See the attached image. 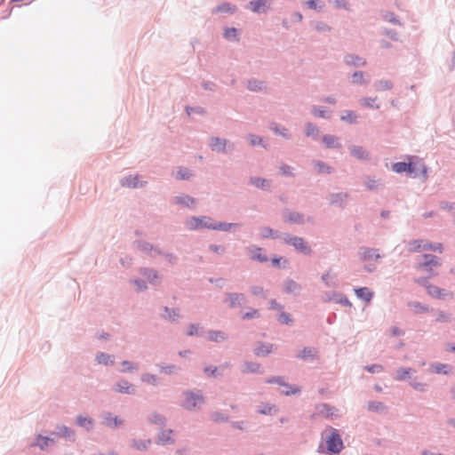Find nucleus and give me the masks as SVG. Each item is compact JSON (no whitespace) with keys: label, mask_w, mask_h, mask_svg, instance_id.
Segmentation results:
<instances>
[{"label":"nucleus","mask_w":455,"mask_h":455,"mask_svg":"<svg viewBox=\"0 0 455 455\" xmlns=\"http://www.w3.org/2000/svg\"><path fill=\"white\" fill-rule=\"evenodd\" d=\"M57 437L63 438L70 443H75L76 434L73 428L62 424H58L55 426L54 430L48 433V435H36L35 441L30 443V447H38L41 451H44L50 446L56 444Z\"/></svg>","instance_id":"obj_1"},{"label":"nucleus","mask_w":455,"mask_h":455,"mask_svg":"<svg viewBox=\"0 0 455 455\" xmlns=\"http://www.w3.org/2000/svg\"><path fill=\"white\" fill-rule=\"evenodd\" d=\"M329 431L330 434L325 437L326 449L323 450L322 445H320L317 451L319 453H326L329 455H338L344 449L343 440L338 429L330 427Z\"/></svg>","instance_id":"obj_2"},{"label":"nucleus","mask_w":455,"mask_h":455,"mask_svg":"<svg viewBox=\"0 0 455 455\" xmlns=\"http://www.w3.org/2000/svg\"><path fill=\"white\" fill-rule=\"evenodd\" d=\"M283 241L285 244L292 246L298 252L303 255L310 256L313 252L311 246L303 237L283 233Z\"/></svg>","instance_id":"obj_3"},{"label":"nucleus","mask_w":455,"mask_h":455,"mask_svg":"<svg viewBox=\"0 0 455 455\" xmlns=\"http://www.w3.org/2000/svg\"><path fill=\"white\" fill-rule=\"evenodd\" d=\"M184 400L181 403V407L188 411H195L198 405L204 404L205 399L202 395L201 390L196 392L187 390L183 393Z\"/></svg>","instance_id":"obj_4"},{"label":"nucleus","mask_w":455,"mask_h":455,"mask_svg":"<svg viewBox=\"0 0 455 455\" xmlns=\"http://www.w3.org/2000/svg\"><path fill=\"white\" fill-rule=\"evenodd\" d=\"M209 147L212 151L224 155L233 153L235 148L234 142L228 139L220 138L218 136H212L210 139Z\"/></svg>","instance_id":"obj_5"},{"label":"nucleus","mask_w":455,"mask_h":455,"mask_svg":"<svg viewBox=\"0 0 455 455\" xmlns=\"http://www.w3.org/2000/svg\"><path fill=\"white\" fill-rule=\"evenodd\" d=\"M185 225L189 230H197L202 228L213 229V220L209 216L190 217L185 221Z\"/></svg>","instance_id":"obj_6"},{"label":"nucleus","mask_w":455,"mask_h":455,"mask_svg":"<svg viewBox=\"0 0 455 455\" xmlns=\"http://www.w3.org/2000/svg\"><path fill=\"white\" fill-rule=\"evenodd\" d=\"M230 309L242 307L246 303V297L242 292H226L223 300Z\"/></svg>","instance_id":"obj_7"},{"label":"nucleus","mask_w":455,"mask_h":455,"mask_svg":"<svg viewBox=\"0 0 455 455\" xmlns=\"http://www.w3.org/2000/svg\"><path fill=\"white\" fill-rule=\"evenodd\" d=\"M266 382L267 384H277L281 387H289V390H283L281 393L284 395H296L300 392V388L297 386H292L284 381V377L283 376H273L268 378Z\"/></svg>","instance_id":"obj_8"},{"label":"nucleus","mask_w":455,"mask_h":455,"mask_svg":"<svg viewBox=\"0 0 455 455\" xmlns=\"http://www.w3.org/2000/svg\"><path fill=\"white\" fill-rule=\"evenodd\" d=\"M359 259L361 261L367 262L370 260L378 261L381 259L379 250L376 248H371L366 246L359 247L358 251Z\"/></svg>","instance_id":"obj_9"},{"label":"nucleus","mask_w":455,"mask_h":455,"mask_svg":"<svg viewBox=\"0 0 455 455\" xmlns=\"http://www.w3.org/2000/svg\"><path fill=\"white\" fill-rule=\"evenodd\" d=\"M349 197L350 196L347 192L330 193L328 195L329 204L344 209L347 204Z\"/></svg>","instance_id":"obj_10"},{"label":"nucleus","mask_w":455,"mask_h":455,"mask_svg":"<svg viewBox=\"0 0 455 455\" xmlns=\"http://www.w3.org/2000/svg\"><path fill=\"white\" fill-rule=\"evenodd\" d=\"M173 434L174 431L171 428L162 429L157 433L155 442L158 445H172L175 443Z\"/></svg>","instance_id":"obj_11"},{"label":"nucleus","mask_w":455,"mask_h":455,"mask_svg":"<svg viewBox=\"0 0 455 455\" xmlns=\"http://www.w3.org/2000/svg\"><path fill=\"white\" fill-rule=\"evenodd\" d=\"M139 175H127L120 180V186L124 188H145L148 181H140Z\"/></svg>","instance_id":"obj_12"},{"label":"nucleus","mask_w":455,"mask_h":455,"mask_svg":"<svg viewBox=\"0 0 455 455\" xmlns=\"http://www.w3.org/2000/svg\"><path fill=\"white\" fill-rule=\"evenodd\" d=\"M283 220L290 224L302 225L305 223V216L303 213L285 209L283 212Z\"/></svg>","instance_id":"obj_13"},{"label":"nucleus","mask_w":455,"mask_h":455,"mask_svg":"<svg viewBox=\"0 0 455 455\" xmlns=\"http://www.w3.org/2000/svg\"><path fill=\"white\" fill-rule=\"evenodd\" d=\"M113 391L119 394L135 395L137 389L128 380L122 379L114 385Z\"/></svg>","instance_id":"obj_14"},{"label":"nucleus","mask_w":455,"mask_h":455,"mask_svg":"<svg viewBox=\"0 0 455 455\" xmlns=\"http://www.w3.org/2000/svg\"><path fill=\"white\" fill-rule=\"evenodd\" d=\"M315 409L317 411L318 415L323 416L326 419H333L339 416L338 409L326 403L317 404L315 406Z\"/></svg>","instance_id":"obj_15"},{"label":"nucleus","mask_w":455,"mask_h":455,"mask_svg":"<svg viewBox=\"0 0 455 455\" xmlns=\"http://www.w3.org/2000/svg\"><path fill=\"white\" fill-rule=\"evenodd\" d=\"M102 424L110 428H118L124 425V420L117 416H114L109 411H104L101 415Z\"/></svg>","instance_id":"obj_16"},{"label":"nucleus","mask_w":455,"mask_h":455,"mask_svg":"<svg viewBox=\"0 0 455 455\" xmlns=\"http://www.w3.org/2000/svg\"><path fill=\"white\" fill-rule=\"evenodd\" d=\"M302 291L300 283L291 278H286L283 283V291L286 294L299 296Z\"/></svg>","instance_id":"obj_17"},{"label":"nucleus","mask_w":455,"mask_h":455,"mask_svg":"<svg viewBox=\"0 0 455 455\" xmlns=\"http://www.w3.org/2000/svg\"><path fill=\"white\" fill-rule=\"evenodd\" d=\"M350 155L355 159L361 161H370L371 154L370 152L362 146L352 145L349 147Z\"/></svg>","instance_id":"obj_18"},{"label":"nucleus","mask_w":455,"mask_h":455,"mask_svg":"<svg viewBox=\"0 0 455 455\" xmlns=\"http://www.w3.org/2000/svg\"><path fill=\"white\" fill-rule=\"evenodd\" d=\"M392 171L395 173L412 174L416 172L415 164L411 162H396L392 164Z\"/></svg>","instance_id":"obj_19"},{"label":"nucleus","mask_w":455,"mask_h":455,"mask_svg":"<svg viewBox=\"0 0 455 455\" xmlns=\"http://www.w3.org/2000/svg\"><path fill=\"white\" fill-rule=\"evenodd\" d=\"M269 0H255L250 1L248 8L255 13H267L269 9Z\"/></svg>","instance_id":"obj_20"},{"label":"nucleus","mask_w":455,"mask_h":455,"mask_svg":"<svg viewBox=\"0 0 455 455\" xmlns=\"http://www.w3.org/2000/svg\"><path fill=\"white\" fill-rule=\"evenodd\" d=\"M162 309L164 314L161 315V317L166 321L171 323H177L178 320L181 317L180 308L164 306Z\"/></svg>","instance_id":"obj_21"},{"label":"nucleus","mask_w":455,"mask_h":455,"mask_svg":"<svg viewBox=\"0 0 455 455\" xmlns=\"http://www.w3.org/2000/svg\"><path fill=\"white\" fill-rule=\"evenodd\" d=\"M247 251L250 254V259L252 260H256L260 263H264L268 260V258L263 253V249L260 247L250 245L247 247Z\"/></svg>","instance_id":"obj_22"},{"label":"nucleus","mask_w":455,"mask_h":455,"mask_svg":"<svg viewBox=\"0 0 455 455\" xmlns=\"http://www.w3.org/2000/svg\"><path fill=\"white\" fill-rule=\"evenodd\" d=\"M344 63L355 68L365 67L367 64L365 59L353 53H347L344 56Z\"/></svg>","instance_id":"obj_23"},{"label":"nucleus","mask_w":455,"mask_h":455,"mask_svg":"<svg viewBox=\"0 0 455 455\" xmlns=\"http://www.w3.org/2000/svg\"><path fill=\"white\" fill-rule=\"evenodd\" d=\"M323 143L324 144V147L328 149H341L342 144L339 141V138L331 135V134H324L322 137Z\"/></svg>","instance_id":"obj_24"},{"label":"nucleus","mask_w":455,"mask_h":455,"mask_svg":"<svg viewBox=\"0 0 455 455\" xmlns=\"http://www.w3.org/2000/svg\"><path fill=\"white\" fill-rule=\"evenodd\" d=\"M172 203L188 208H194L196 200L195 197L188 195L177 196L172 198Z\"/></svg>","instance_id":"obj_25"},{"label":"nucleus","mask_w":455,"mask_h":455,"mask_svg":"<svg viewBox=\"0 0 455 455\" xmlns=\"http://www.w3.org/2000/svg\"><path fill=\"white\" fill-rule=\"evenodd\" d=\"M249 184L265 191H271V180L265 178L252 176L249 179Z\"/></svg>","instance_id":"obj_26"},{"label":"nucleus","mask_w":455,"mask_h":455,"mask_svg":"<svg viewBox=\"0 0 455 455\" xmlns=\"http://www.w3.org/2000/svg\"><path fill=\"white\" fill-rule=\"evenodd\" d=\"M269 129L275 134V135H278V136H281L282 138H283L284 140H291L292 135L291 133L289 132V130L275 123V122H272L270 124H269Z\"/></svg>","instance_id":"obj_27"},{"label":"nucleus","mask_w":455,"mask_h":455,"mask_svg":"<svg viewBox=\"0 0 455 455\" xmlns=\"http://www.w3.org/2000/svg\"><path fill=\"white\" fill-rule=\"evenodd\" d=\"M140 274L146 277L151 284H156L159 279V273L157 270L150 267H140Z\"/></svg>","instance_id":"obj_28"},{"label":"nucleus","mask_w":455,"mask_h":455,"mask_svg":"<svg viewBox=\"0 0 455 455\" xmlns=\"http://www.w3.org/2000/svg\"><path fill=\"white\" fill-rule=\"evenodd\" d=\"M147 421L149 424L156 425L160 427H164L167 423V419L159 412L153 411L147 417Z\"/></svg>","instance_id":"obj_29"},{"label":"nucleus","mask_w":455,"mask_h":455,"mask_svg":"<svg viewBox=\"0 0 455 455\" xmlns=\"http://www.w3.org/2000/svg\"><path fill=\"white\" fill-rule=\"evenodd\" d=\"M151 443H152V440L150 438H148V439L133 438L131 440L130 446L136 451H145L148 450Z\"/></svg>","instance_id":"obj_30"},{"label":"nucleus","mask_w":455,"mask_h":455,"mask_svg":"<svg viewBox=\"0 0 455 455\" xmlns=\"http://www.w3.org/2000/svg\"><path fill=\"white\" fill-rule=\"evenodd\" d=\"M274 344L258 342L256 347L253 349V353L257 356H267L272 353Z\"/></svg>","instance_id":"obj_31"},{"label":"nucleus","mask_w":455,"mask_h":455,"mask_svg":"<svg viewBox=\"0 0 455 455\" xmlns=\"http://www.w3.org/2000/svg\"><path fill=\"white\" fill-rule=\"evenodd\" d=\"M76 423L78 427L84 428L87 432L92 431L94 427V420L92 418L81 414L76 416Z\"/></svg>","instance_id":"obj_32"},{"label":"nucleus","mask_w":455,"mask_h":455,"mask_svg":"<svg viewBox=\"0 0 455 455\" xmlns=\"http://www.w3.org/2000/svg\"><path fill=\"white\" fill-rule=\"evenodd\" d=\"M228 334L223 331L209 330L207 339L215 343H220L228 339Z\"/></svg>","instance_id":"obj_33"},{"label":"nucleus","mask_w":455,"mask_h":455,"mask_svg":"<svg viewBox=\"0 0 455 455\" xmlns=\"http://www.w3.org/2000/svg\"><path fill=\"white\" fill-rule=\"evenodd\" d=\"M95 361L99 364H103L105 366H112L115 364V356L104 352H99L96 355Z\"/></svg>","instance_id":"obj_34"},{"label":"nucleus","mask_w":455,"mask_h":455,"mask_svg":"<svg viewBox=\"0 0 455 455\" xmlns=\"http://www.w3.org/2000/svg\"><path fill=\"white\" fill-rule=\"evenodd\" d=\"M356 297L369 302L372 299L374 293L367 287H357L354 289Z\"/></svg>","instance_id":"obj_35"},{"label":"nucleus","mask_w":455,"mask_h":455,"mask_svg":"<svg viewBox=\"0 0 455 455\" xmlns=\"http://www.w3.org/2000/svg\"><path fill=\"white\" fill-rule=\"evenodd\" d=\"M210 419L217 424L226 423L229 421V416L228 413L222 411H212L209 413Z\"/></svg>","instance_id":"obj_36"},{"label":"nucleus","mask_w":455,"mask_h":455,"mask_svg":"<svg viewBox=\"0 0 455 455\" xmlns=\"http://www.w3.org/2000/svg\"><path fill=\"white\" fill-rule=\"evenodd\" d=\"M133 245L141 252L147 255H152V251L154 249V244L150 243L144 240H135L133 242Z\"/></svg>","instance_id":"obj_37"},{"label":"nucleus","mask_w":455,"mask_h":455,"mask_svg":"<svg viewBox=\"0 0 455 455\" xmlns=\"http://www.w3.org/2000/svg\"><path fill=\"white\" fill-rule=\"evenodd\" d=\"M416 372L412 368L400 367L396 370L395 379L397 381H405L411 379V374Z\"/></svg>","instance_id":"obj_38"},{"label":"nucleus","mask_w":455,"mask_h":455,"mask_svg":"<svg viewBox=\"0 0 455 455\" xmlns=\"http://www.w3.org/2000/svg\"><path fill=\"white\" fill-rule=\"evenodd\" d=\"M313 164L319 174L326 173L331 174L334 172V168L321 160L313 161Z\"/></svg>","instance_id":"obj_39"},{"label":"nucleus","mask_w":455,"mask_h":455,"mask_svg":"<svg viewBox=\"0 0 455 455\" xmlns=\"http://www.w3.org/2000/svg\"><path fill=\"white\" fill-rule=\"evenodd\" d=\"M305 135L317 140L320 135V129L316 124L308 122L306 124Z\"/></svg>","instance_id":"obj_40"},{"label":"nucleus","mask_w":455,"mask_h":455,"mask_svg":"<svg viewBox=\"0 0 455 455\" xmlns=\"http://www.w3.org/2000/svg\"><path fill=\"white\" fill-rule=\"evenodd\" d=\"M283 233H281L278 230H275L269 227H263L260 229V235L262 238H272L276 239L281 237L283 239Z\"/></svg>","instance_id":"obj_41"},{"label":"nucleus","mask_w":455,"mask_h":455,"mask_svg":"<svg viewBox=\"0 0 455 455\" xmlns=\"http://www.w3.org/2000/svg\"><path fill=\"white\" fill-rule=\"evenodd\" d=\"M242 225L240 223L213 222L212 230L229 232L232 228H239Z\"/></svg>","instance_id":"obj_42"},{"label":"nucleus","mask_w":455,"mask_h":455,"mask_svg":"<svg viewBox=\"0 0 455 455\" xmlns=\"http://www.w3.org/2000/svg\"><path fill=\"white\" fill-rule=\"evenodd\" d=\"M351 83L354 84L366 85L370 83V78H364V72L355 71L351 76Z\"/></svg>","instance_id":"obj_43"},{"label":"nucleus","mask_w":455,"mask_h":455,"mask_svg":"<svg viewBox=\"0 0 455 455\" xmlns=\"http://www.w3.org/2000/svg\"><path fill=\"white\" fill-rule=\"evenodd\" d=\"M340 120L349 124H355L358 122V116L353 110H345L340 116Z\"/></svg>","instance_id":"obj_44"},{"label":"nucleus","mask_w":455,"mask_h":455,"mask_svg":"<svg viewBox=\"0 0 455 455\" xmlns=\"http://www.w3.org/2000/svg\"><path fill=\"white\" fill-rule=\"evenodd\" d=\"M187 335L188 337H201L204 335V327L200 323H189L188 325Z\"/></svg>","instance_id":"obj_45"},{"label":"nucleus","mask_w":455,"mask_h":455,"mask_svg":"<svg viewBox=\"0 0 455 455\" xmlns=\"http://www.w3.org/2000/svg\"><path fill=\"white\" fill-rule=\"evenodd\" d=\"M381 18L393 25H398L403 26V23L401 22L398 16H396L394 12L389 11H382L381 12Z\"/></svg>","instance_id":"obj_46"},{"label":"nucleus","mask_w":455,"mask_h":455,"mask_svg":"<svg viewBox=\"0 0 455 455\" xmlns=\"http://www.w3.org/2000/svg\"><path fill=\"white\" fill-rule=\"evenodd\" d=\"M247 139L251 147L259 146L265 149H267L268 144L263 140L261 136L250 133L248 134Z\"/></svg>","instance_id":"obj_47"},{"label":"nucleus","mask_w":455,"mask_h":455,"mask_svg":"<svg viewBox=\"0 0 455 455\" xmlns=\"http://www.w3.org/2000/svg\"><path fill=\"white\" fill-rule=\"evenodd\" d=\"M237 11V7L235 4H232L228 2H224L214 9L215 12H225L229 14H234Z\"/></svg>","instance_id":"obj_48"},{"label":"nucleus","mask_w":455,"mask_h":455,"mask_svg":"<svg viewBox=\"0 0 455 455\" xmlns=\"http://www.w3.org/2000/svg\"><path fill=\"white\" fill-rule=\"evenodd\" d=\"M407 306L413 311L414 314H423L428 311V307L419 301H409Z\"/></svg>","instance_id":"obj_49"},{"label":"nucleus","mask_w":455,"mask_h":455,"mask_svg":"<svg viewBox=\"0 0 455 455\" xmlns=\"http://www.w3.org/2000/svg\"><path fill=\"white\" fill-rule=\"evenodd\" d=\"M316 350L314 347H305L298 355L297 358L301 360L314 359L315 357Z\"/></svg>","instance_id":"obj_50"},{"label":"nucleus","mask_w":455,"mask_h":455,"mask_svg":"<svg viewBox=\"0 0 455 455\" xmlns=\"http://www.w3.org/2000/svg\"><path fill=\"white\" fill-rule=\"evenodd\" d=\"M427 293L432 296L433 298H436L439 299H444L447 296V292L445 290L441 289L435 285H433L431 287H428Z\"/></svg>","instance_id":"obj_51"},{"label":"nucleus","mask_w":455,"mask_h":455,"mask_svg":"<svg viewBox=\"0 0 455 455\" xmlns=\"http://www.w3.org/2000/svg\"><path fill=\"white\" fill-rule=\"evenodd\" d=\"M121 365L123 368L120 369L119 371L122 373L137 371L139 370V363L128 360H124Z\"/></svg>","instance_id":"obj_52"},{"label":"nucleus","mask_w":455,"mask_h":455,"mask_svg":"<svg viewBox=\"0 0 455 455\" xmlns=\"http://www.w3.org/2000/svg\"><path fill=\"white\" fill-rule=\"evenodd\" d=\"M260 364L254 362H245L243 373H260Z\"/></svg>","instance_id":"obj_53"},{"label":"nucleus","mask_w":455,"mask_h":455,"mask_svg":"<svg viewBox=\"0 0 455 455\" xmlns=\"http://www.w3.org/2000/svg\"><path fill=\"white\" fill-rule=\"evenodd\" d=\"M204 372L207 375V377L211 378H220L223 376V372L220 371L219 367L215 366H206L204 368Z\"/></svg>","instance_id":"obj_54"},{"label":"nucleus","mask_w":455,"mask_h":455,"mask_svg":"<svg viewBox=\"0 0 455 455\" xmlns=\"http://www.w3.org/2000/svg\"><path fill=\"white\" fill-rule=\"evenodd\" d=\"M376 91L383 92L393 88V83L388 80L381 79L374 83Z\"/></svg>","instance_id":"obj_55"},{"label":"nucleus","mask_w":455,"mask_h":455,"mask_svg":"<svg viewBox=\"0 0 455 455\" xmlns=\"http://www.w3.org/2000/svg\"><path fill=\"white\" fill-rule=\"evenodd\" d=\"M193 176L192 172L185 167H180L176 173V180H188Z\"/></svg>","instance_id":"obj_56"},{"label":"nucleus","mask_w":455,"mask_h":455,"mask_svg":"<svg viewBox=\"0 0 455 455\" xmlns=\"http://www.w3.org/2000/svg\"><path fill=\"white\" fill-rule=\"evenodd\" d=\"M424 241L421 239H415L409 243L408 251L409 252H419L423 251Z\"/></svg>","instance_id":"obj_57"},{"label":"nucleus","mask_w":455,"mask_h":455,"mask_svg":"<svg viewBox=\"0 0 455 455\" xmlns=\"http://www.w3.org/2000/svg\"><path fill=\"white\" fill-rule=\"evenodd\" d=\"M312 114L320 118L329 119L331 118V113L324 109L323 107L313 106Z\"/></svg>","instance_id":"obj_58"},{"label":"nucleus","mask_w":455,"mask_h":455,"mask_svg":"<svg viewBox=\"0 0 455 455\" xmlns=\"http://www.w3.org/2000/svg\"><path fill=\"white\" fill-rule=\"evenodd\" d=\"M159 370L162 373L172 375L178 372L180 368L174 364H158Z\"/></svg>","instance_id":"obj_59"},{"label":"nucleus","mask_w":455,"mask_h":455,"mask_svg":"<svg viewBox=\"0 0 455 455\" xmlns=\"http://www.w3.org/2000/svg\"><path fill=\"white\" fill-rule=\"evenodd\" d=\"M247 89L251 92H260L263 89V82L251 78L248 80Z\"/></svg>","instance_id":"obj_60"},{"label":"nucleus","mask_w":455,"mask_h":455,"mask_svg":"<svg viewBox=\"0 0 455 455\" xmlns=\"http://www.w3.org/2000/svg\"><path fill=\"white\" fill-rule=\"evenodd\" d=\"M224 37L229 41L238 42V30L235 28H227L224 31Z\"/></svg>","instance_id":"obj_61"},{"label":"nucleus","mask_w":455,"mask_h":455,"mask_svg":"<svg viewBox=\"0 0 455 455\" xmlns=\"http://www.w3.org/2000/svg\"><path fill=\"white\" fill-rule=\"evenodd\" d=\"M140 379L142 382L152 385V386L158 385V377L156 374L144 373L141 375Z\"/></svg>","instance_id":"obj_62"},{"label":"nucleus","mask_w":455,"mask_h":455,"mask_svg":"<svg viewBox=\"0 0 455 455\" xmlns=\"http://www.w3.org/2000/svg\"><path fill=\"white\" fill-rule=\"evenodd\" d=\"M277 321L282 324L291 325L293 323L291 315L284 311H280L277 315Z\"/></svg>","instance_id":"obj_63"},{"label":"nucleus","mask_w":455,"mask_h":455,"mask_svg":"<svg viewBox=\"0 0 455 455\" xmlns=\"http://www.w3.org/2000/svg\"><path fill=\"white\" fill-rule=\"evenodd\" d=\"M276 411L277 409L275 405H271L269 403H261L258 412L262 415H272L273 412H275Z\"/></svg>","instance_id":"obj_64"}]
</instances>
